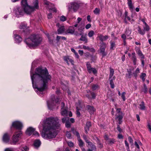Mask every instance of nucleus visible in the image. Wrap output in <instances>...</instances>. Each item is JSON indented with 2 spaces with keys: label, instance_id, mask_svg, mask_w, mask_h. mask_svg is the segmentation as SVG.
<instances>
[{
  "label": "nucleus",
  "instance_id": "f257e3e1",
  "mask_svg": "<svg viewBox=\"0 0 151 151\" xmlns=\"http://www.w3.org/2000/svg\"><path fill=\"white\" fill-rule=\"evenodd\" d=\"M33 87L39 95L42 94L43 91L47 89V83L51 78L47 69L39 68L36 69L35 73L30 71Z\"/></svg>",
  "mask_w": 151,
  "mask_h": 151
},
{
  "label": "nucleus",
  "instance_id": "f03ea898",
  "mask_svg": "<svg viewBox=\"0 0 151 151\" xmlns=\"http://www.w3.org/2000/svg\"><path fill=\"white\" fill-rule=\"evenodd\" d=\"M60 126L57 117H51L46 119L43 125L42 137L46 139L55 137L57 134L56 129H58Z\"/></svg>",
  "mask_w": 151,
  "mask_h": 151
},
{
  "label": "nucleus",
  "instance_id": "7ed1b4c3",
  "mask_svg": "<svg viewBox=\"0 0 151 151\" xmlns=\"http://www.w3.org/2000/svg\"><path fill=\"white\" fill-rule=\"evenodd\" d=\"M42 41V38L39 35H34L26 39L25 42L28 46L32 48L39 45Z\"/></svg>",
  "mask_w": 151,
  "mask_h": 151
},
{
  "label": "nucleus",
  "instance_id": "20e7f679",
  "mask_svg": "<svg viewBox=\"0 0 151 151\" xmlns=\"http://www.w3.org/2000/svg\"><path fill=\"white\" fill-rule=\"evenodd\" d=\"M59 99L58 97L55 98L54 95L51 96V99L47 101L48 108L50 110H52L54 106L58 103Z\"/></svg>",
  "mask_w": 151,
  "mask_h": 151
},
{
  "label": "nucleus",
  "instance_id": "39448f33",
  "mask_svg": "<svg viewBox=\"0 0 151 151\" xmlns=\"http://www.w3.org/2000/svg\"><path fill=\"white\" fill-rule=\"evenodd\" d=\"M22 132L21 131H19L18 132H16L14 135L12 137V141L11 143V144H15L18 141L19 139V138L22 134Z\"/></svg>",
  "mask_w": 151,
  "mask_h": 151
},
{
  "label": "nucleus",
  "instance_id": "423d86ee",
  "mask_svg": "<svg viewBox=\"0 0 151 151\" xmlns=\"http://www.w3.org/2000/svg\"><path fill=\"white\" fill-rule=\"evenodd\" d=\"M120 108L117 109L116 110V119H118L119 121V124H121L122 122V119L123 117L122 113L120 111Z\"/></svg>",
  "mask_w": 151,
  "mask_h": 151
},
{
  "label": "nucleus",
  "instance_id": "0eeeda50",
  "mask_svg": "<svg viewBox=\"0 0 151 151\" xmlns=\"http://www.w3.org/2000/svg\"><path fill=\"white\" fill-rule=\"evenodd\" d=\"M24 9L23 7H19L15 9L14 12L16 16L19 17L24 14Z\"/></svg>",
  "mask_w": 151,
  "mask_h": 151
},
{
  "label": "nucleus",
  "instance_id": "6e6552de",
  "mask_svg": "<svg viewBox=\"0 0 151 151\" xmlns=\"http://www.w3.org/2000/svg\"><path fill=\"white\" fill-rule=\"evenodd\" d=\"M78 5L77 3H72L69 6L68 10L70 11L73 10L75 12L77 10L78 8Z\"/></svg>",
  "mask_w": 151,
  "mask_h": 151
},
{
  "label": "nucleus",
  "instance_id": "1a4fd4ad",
  "mask_svg": "<svg viewBox=\"0 0 151 151\" xmlns=\"http://www.w3.org/2000/svg\"><path fill=\"white\" fill-rule=\"evenodd\" d=\"M23 7L24 13L27 14H30L35 11V10L31 6L28 5Z\"/></svg>",
  "mask_w": 151,
  "mask_h": 151
},
{
  "label": "nucleus",
  "instance_id": "9d476101",
  "mask_svg": "<svg viewBox=\"0 0 151 151\" xmlns=\"http://www.w3.org/2000/svg\"><path fill=\"white\" fill-rule=\"evenodd\" d=\"M12 126L19 130H20L23 126L22 123L18 121H15L13 122Z\"/></svg>",
  "mask_w": 151,
  "mask_h": 151
},
{
  "label": "nucleus",
  "instance_id": "9b49d317",
  "mask_svg": "<svg viewBox=\"0 0 151 151\" xmlns=\"http://www.w3.org/2000/svg\"><path fill=\"white\" fill-rule=\"evenodd\" d=\"M81 18L80 17H78L77 19V23L74 25V26L75 27H78V30L79 31H81L84 29V27H80V26L78 24L80 23V22L81 21Z\"/></svg>",
  "mask_w": 151,
  "mask_h": 151
},
{
  "label": "nucleus",
  "instance_id": "f8f14e48",
  "mask_svg": "<svg viewBox=\"0 0 151 151\" xmlns=\"http://www.w3.org/2000/svg\"><path fill=\"white\" fill-rule=\"evenodd\" d=\"M56 26L59 28L58 29V34H59L63 33L65 31L64 27V26H62L60 27V24L59 23L57 24Z\"/></svg>",
  "mask_w": 151,
  "mask_h": 151
},
{
  "label": "nucleus",
  "instance_id": "ddd939ff",
  "mask_svg": "<svg viewBox=\"0 0 151 151\" xmlns=\"http://www.w3.org/2000/svg\"><path fill=\"white\" fill-rule=\"evenodd\" d=\"M86 108L91 114H93L96 111L95 109L92 106L88 105L86 106Z\"/></svg>",
  "mask_w": 151,
  "mask_h": 151
},
{
  "label": "nucleus",
  "instance_id": "4468645a",
  "mask_svg": "<svg viewBox=\"0 0 151 151\" xmlns=\"http://www.w3.org/2000/svg\"><path fill=\"white\" fill-rule=\"evenodd\" d=\"M35 130V128L31 127H29L26 131V134L29 136H30L31 134L33 133Z\"/></svg>",
  "mask_w": 151,
  "mask_h": 151
},
{
  "label": "nucleus",
  "instance_id": "2eb2a0df",
  "mask_svg": "<svg viewBox=\"0 0 151 151\" xmlns=\"http://www.w3.org/2000/svg\"><path fill=\"white\" fill-rule=\"evenodd\" d=\"M97 37L99 38L101 41L103 42L107 40L109 38V37L107 35L104 36L101 34H98Z\"/></svg>",
  "mask_w": 151,
  "mask_h": 151
},
{
  "label": "nucleus",
  "instance_id": "dca6fc26",
  "mask_svg": "<svg viewBox=\"0 0 151 151\" xmlns=\"http://www.w3.org/2000/svg\"><path fill=\"white\" fill-rule=\"evenodd\" d=\"M73 26H74L69 27L65 31V34H73L75 32V29L73 27Z\"/></svg>",
  "mask_w": 151,
  "mask_h": 151
},
{
  "label": "nucleus",
  "instance_id": "f3484780",
  "mask_svg": "<svg viewBox=\"0 0 151 151\" xmlns=\"http://www.w3.org/2000/svg\"><path fill=\"white\" fill-rule=\"evenodd\" d=\"M9 135L7 133L5 134L3 137V141L4 142L7 143L9 142Z\"/></svg>",
  "mask_w": 151,
  "mask_h": 151
},
{
  "label": "nucleus",
  "instance_id": "a211bd4d",
  "mask_svg": "<svg viewBox=\"0 0 151 151\" xmlns=\"http://www.w3.org/2000/svg\"><path fill=\"white\" fill-rule=\"evenodd\" d=\"M114 73V69H113L110 68L109 80L115 79V77L114 76H113Z\"/></svg>",
  "mask_w": 151,
  "mask_h": 151
},
{
  "label": "nucleus",
  "instance_id": "6ab92c4d",
  "mask_svg": "<svg viewBox=\"0 0 151 151\" xmlns=\"http://www.w3.org/2000/svg\"><path fill=\"white\" fill-rule=\"evenodd\" d=\"M127 4L131 11H132L134 9V7L132 4V2L131 0H127Z\"/></svg>",
  "mask_w": 151,
  "mask_h": 151
},
{
  "label": "nucleus",
  "instance_id": "aec40b11",
  "mask_svg": "<svg viewBox=\"0 0 151 151\" xmlns=\"http://www.w3.org/2000/svg\"><path fill=\"white\" fill-rule=\"evenodd\" d=\"M15 40L17 43H19L22 41V38L20 36L17 35H14Z\"/></svg>",
  "mask_w": 151,
  "mask_h": 151
},
{
  "label": "nucleus",
  "instance_id": "412c9836",
  "mask_svg": "<svg viewBox=\"0 0 151 151\" xmlns=\"http://www.w3.org/2000/svg\"><path fill=\"white\" fill-rule=\"evenodd\" d=\"M61 115L63 116H67V108L61 109Z\"/></svg>",
  "mask_w": 151,
  "mask_h": 151
},
{
  "label": "nucleus",
  "instance_id": "4be33fe9",
  "mask_svg": "<svg viewBox=\"0 0 151 151\" xmlns=\"http://www.w3.org/2000/svg\"><path fill=\"white\" fill-rule=\"evenodd\" d=\"M91 125V124L90 122H88L86 123V126L85 127V132L86 133H87L88 132L89 130V128Z\"/></svg>",
  "mask_w": 151,
  "mask_h": 151
},
{
  "label": "nucleus",
  "instance_id": "5701e85b",
  "mask_svg": "<svg viewBox=\"0 0 151 151\" xmlns=\"http://www.w3.org/2000/svg\"><path fill=\"white\" fill-rule=\"evenodd\" d=\"M131 59L133 61L134 65H135L136 63L137 58L135 56V53L134 52H133L132 53Z\"/></svg>",
  "mask_w": 151,
  "mask_h": 151
},
{
  "label": "nucleus",
  "instance_id": "b1692460",
  "mask_svg": "<svg viewBox=\"0 0 151 151\" xmlns=\"http://www.w3.org/2000/svg\"><path fill=\"white\" fill-rule=\"evenodd\" d=\"M40 141L39 139L35 140L34 142V145L36 147H38L40 145Z\"/></svg>",
  "mask_w": 151,
  "mask_h": 151
},
{
  "label": "nucleus",
  "instance_id": "393cba45",
  "mask_svg": "<svg viewBox=\"0 0 151 151\" xmlns=\"http://www.w3.org/2000/svg\"><path fill=\"white\" fill-rule=\"evenodd\" d=\"M71 129V131L73 132V133L74 134L76 135L78 138V139H81L80 134L77 131L74 130L73 128H72Z\"/></svg>",
  "mask_w": 151,
  "mask_h": 151
},
{
  "label": "nucleus",
  "instance_id": "a878e982",
  "mask_svg": "<svg viewBox=\"0 0 151 151\" xmlns=\"http://www.w3.org/2000/svg\"><path fill=\"white\" fill-rule=\"evenodd\" d=\"M83 48L85 50H88L91 51L93 52H95L94 49L93 48H90L88 46H86L85 45L83 46Z\"/></svg>",
  "mask_w": 151,
  "mask_h": 151
},
{
  "label": "nucleus",
  "instance_id": "bb28decb",
  "mask_svg": "<svg viewBox=\"0 0 151 151\" xmlns=\"http://www.w3.org/2000/svg\"><path fill=\"white\" fill-rule=\"evenodd\" d=\"M64 60L65 61H66L68 64H69V62H70L72 64H73V61L72 59L68 58L65 57L64 58Z\"/></svg>",
  "mask_w": 151,
  "mask_h": 151
},
{
  "label": "nucleus",
  "instance_id": "cd10ccee",
  "mask_svg": "<svg viewBox=\"0 0 151 151\" xmlns=\"http://www.w3.org/2000/svg\"><path fill=\"white\" fill-rule=\"evenodd\" d=\"M106 48L100 47V52L102 54L103 56H105L106 55L107 53L105 52V50Z\"/></svg>",
  "mask_w": 151,
  "mask_h": 151
},
{
  "label": "nucleus",
  "instance_id": "c85d7f7f",
  "mask_svg": "<svg viewBox=\"0 0 151 151\" xmlns=\"http://www.w3.org/2000/svg\"><path fill=\"white\" fill-rule=\"evenodd\" d=\"M88 145L89 146V147L91 149H93V150H96V147L95 145H93L91 142H89L88 143Z\"/></svg>",
  "mask_w": 151,
  "mask_h": 151
},
{
  "label": "nucleus",
  "instance_id": "c756f323",
  "mask_svg": "<svg viewBox=\"0 0 151 151\" xmlns=\"http://www.w3.org/2000/svg\"><path fill=\"white\" fill-rule=\"evenodd\" d=\"M121 37L123 40L124 45H126L127 44L126 42V41L127 37L126 34H123L121 36Z\"/></svg>",
  "mask_w": 151,
  "mask_h": 151
},
{
  "label": "nucleus",
  "instance_id": "7c9ffc66",
  "mask_svg": "<svg viewBox=\"0 0 151 151\" xmlns=\"http://www.w3.org/2000/svg\"><path fill=\"white\" fill-rule=\"evenodd\" d=\"M78 145L81 148L83 147L84 145V142L81 139H78Z\"/></svg>",
  "mask_w": 151,
  "mask_h": 151
},
{
  "label": "nucleus",
  "instance_id": "2f4dec72",
  "mask_svg": "<svg viewBox=\"0 0 151 151\" xmlns=\"http://www.w3.org/2000/svg\"><path fill=\"white\" fill-rule=\"evenodd\" d=\"M80 40L84 41L86 43L88 42V40L86 38V37L85 36H84L83 35H82L81 37V38H80Z\"/></svg>",
  "mask_w": 151,
  "mask_h": 151
},
{
  "label": "nucleus",
  "instance_id": "473e14b6",
  "mask_svg": "<svg viewBox=\"0 0 151 151\" xmlns=\"http://www.w3.org/2000/svg\"><path fill=\"white\" fill-rule=\"evenodd\" d=\"M139 108L141 110H144L145 109V106L144 102L143 101H142L141 104H139Z\"/></svg>",
  "mask_w": 151,
  "mask_h": 151
},
{
  "label": "nucleus",
  "instance_id": "72a5a7b5",
  "mask_svg": "<svg viewBox=\"0 0 151 151\" xmlns=\"http://www.w3.org/2000/svg\"><path fill=\"white\" fill-rule=\"evenodd\" d=\"M27 0H22L21 2V4L23 6V7H25V6H28L27 4Z\"/></svg>",
  "mask_w": 151,
  "mask_h": 151
},
{
  "label": "nucleus",
  "instance_id": "f704fd0d",
  "mask_svg": "<svg viewBox=\"0 0 151 151\" xmlns=\"http://www.w3.org/2000/svg\"><path fill=\"white\" fill-rule=\"evenodd\" d=\"M135 49L136 52L139 56L142 54L141 51L140 50V49L139 47H136Z\"/></svg>",
  "mask_w": 151,
  "mask_h": 151
},
{
  "label": "nucleus",
  "instance_id": "c9c22d12",
  "mask_svg": "<svg viewBox=\"0 0 151 151\" xmlns=\"http://www.w3.org/2000/svg\"><path fill=\"white\" fill-rule=\"evenodd\" d=\"M135 49L136 52L139 56L142 54L141 51L140 50V49L139 47H136Z\"/></svg>",
  "mask_w": 151,
  "mask_h": 151
},
{
  "label": "nucleus",
  "instance_id": "e433bc0d",
  "mask_svg": "<svg viewBox=\"0 0 151 151\" xmlns=\"http://www.w3.org/2000/svg\"><path fill=\"white\" fill-rule=\"evenodd\" d=\"M138 31L139 33L141 35H143L145 34V31L144 30H142L139 27H138Z\"/></svg>",
  "mask_w": 151,
  "mask_h": 151
},
{
  "label": "nucleus",
  "instance_id": "4c0bfd02",
  "mask_svg": "<svg viewBox=\"0 0 151 151\" xmlns=\"http://www.w3.org/2000/svg\"><path fill=\"white\" fill-rule=\"evenodd\" d=\"M44 2L45 4L48 6V7H50L51 6H53V4H52L51 3H50L49 1L46 0H44Z\"/></svg>",
  "mask_w": 151,
  "mask_h": 151
},
{
  "label": "nucleus",
  "instance_id": "58836bf2",
  "mask_svg": "<svg viewBox=\"0 0 151 151\" xmlns=\"http://www.w3.org/2000/svg\"><path fill=\"white\" fill-rule=\"evenodd\" d=\"M88 71L89 73H91L92 72L94 74H96L97 73L96 70L95 68H93L90 69V70H88Z\"/></svg>",
  "mask_w": 151,
  "mask_h": 151
},
{
  "label": "nucleus",
  "instance_id": "ea45409f",
  "mask_svg": "<svg viewBox=\"0 0 151 151\" xmlns=\"http://www.w3.org/2000/svg\"><path fill=\"white\" fill-rule=\"evenodd\" d=\"M131 33V30L129 29V28H127L126 31L125 33L127 35V36H129Z\"/></svg>",
  "mask_w": 151,
  "mask_h": 151
},
{
  "label": "nucleus",
  "instance_id": "a19ab883",
  "mask_svg": "<svg viewBox=\"0 0 151 151\" xmlns=\"http://www.w3.org/2000/svg\"><path fill=\"white\" fill-rule=\"evenodd\" d=\"M115 142V139H109L107 141L109 144H110L114 143Z\"/></svg>",
  "mask_w": 151,
  "mask_h": 151
},
{
  "label": "nucleus",
  "instance_id": "79ce46f5",
  "mask_svg": "<svg viewBox=\"0 0 151 151\" xmlns=\"http://www.w3.org/2000/svg\"><path fill=\"white\" fill-rule=\"evenodd\" d=\"M22 151H29V148L27 146L23 145L22 147Z\"/></svg>",
  "mask_w": 151,
  "mask_h": 151
},
{
  "label": "nucleus",
  "instance_id": "37998d69",
  "mask_svg": "<svg viewBox=\"0 0 151 151\" xmlns=\"http://www.w3.org/2000/svg\"><path fill=\"white\" fill-rule=\"evenodd\" d=\"M115 79L109 80L110 81V84L111 86V88H113L114 87V83L113 82V81Z\"/></svg>",
  "mask_w": 151,
  "mask_h": 151
},
{
  "label": "nucleus",
  "instance_id": "c03bdc74",
  "mask_svg": "<svg viewBox=\"0 0 151 151\" xmlns=\"http://www.w3.org/2000/svg\"><path fill=\"white\" fill-rule=\"evenodd\" d=\"M146 76V74L144 73H142L141 75L140 76V78L142 79V80L143 82H144L145 80V77Z\"/></svg>",
  "mask_w": 151,
  "mask_h": 151
},
{
  "label": "nucleus",
  "instance_id": "a18cd8bd",
  "mask_svg": "<svg viewBox=\"0 0 151 151\" xmlns=\"http://www.w3.org/2000/svg\"><path fill=\"white\" fill-rule=\"evenodd\" d=\"M127 12H125V22L126 23H127V22L126 21V20H128L129 21H130V18L127 16Z\"/></svg>",
  "mask_w": 151,
  "mask_h": 151
},
{
  "label": "nucleus",
  "instance_id": "49530a36",
  "mask_svg": "<svg viewBox=\"0 0 151 151\" xmlns=\"http://www.w3.org/2000/svg\"><path fill=\"white\" fill-rule=\"evenodd\" d=\"M139 68H137L136 69L135 72L134 73V76L135 77H136L137 76L139 73Z\"/></svg>",
  "mask_w": 151,
  "mask_h": 151
},
{
  "label": "nucleus",
  "instance_id": "de8ad7c7",
  "mask_svg": "<svg viewBox=\"0 0 151 151\" xmlns=\"http://www.w3.org/2000/svg\"><path fill=\"white\" fill-rule=\"evenodd\" d=\"M54 5L53 6H51L50 7H48V9L50 11L52 10L54 12H56V9L55 8H54Z\"/></svg>",
  "mask_w": 151,
  "mask_h": 151
},
{
  "label": "nucleus",
  "instance_id": "09e8293b",
  "mask_svg": "<svg viewBox=\"0 0 151 151\" xmlns=\"http://www.w3.org/2000/svg\"><path fill=\"white\" fill-rule=\"evenodd\" d=\"M86 67L88 71L90 70V69L92 68L91 67V64L89 62H87L86 63Z\"/></svg>",
  "mask_w": 151,
  "mask_h": 151
},
{
  "label": "nucleus",
  "instance_id": "8fccbe9b",
  "mask_svg": "<svg viewBox=\"0 0 151 151\" xmlns=\"http://www.w3.org/2000/svg\"><path fill=\"white\" fill-rule=\"evenodd\" d=\"M143 29L145 31H148L150 30V28L149 26L147 24V25H145V26L143 27Z\"/></svg>",
  "mask_w": 151,
  "mask_h": 151
},
{
  "label": "nucleus",
  "instance_id": "3c124183",
  "mask_svg": "<svg viewBox=\"0 0 151 151\" xmlns=\"http://www.w3.org/2000/svg\"><path fill=\"white\" fill-rule=\"evenodd\" d=\"M94 32L93 31H90L88 34V36L89 37H91L92 36H93L94 35Z\"/></svg>",
  "mask_w": 151,
  "mask_h": 151
},
{
  "label": "nucleus",
  "instance_id": "603ef678",
  "mask_svg": "<svg viewBox=\"0 0 151 151\" xmlns=\"http://www.w3.org/2000/svg\"><path fill=\"white\" fill-rule=\"evenodd\" d=\"M66 18L65 16H61L60 17V20L61 21L64 22L66 20Z\"/></svg>",
  "mask_w": 151,
  "mask_h": 151
},
{
  "label": "nucleus",
  "instance_id": "864d4df0",
  "mask_svg": "<svg viewBox=\"0 0 151 151\" xmlns=\"http://www.w3.org/2000/svg\"><path fill=\"white\" fill-rule=\"evenodd\" d=\"M66 136L68 138L70 139L71 137V134L70 132H66Z\"/></svg>",
  "mask_w": 151,
  "mask_h": 151
},
{
  "label": "nucleus",
  "instance_id": "5fc2aeb1",
  "mask_svg": "<svg viewBox=\"0 0 151 151\" xmlns=\"http://www.w3.org/2000/svg\"><path fill=\"white\" fill-rule=\"evenodd\" d=\"M124 142L125 146L127 147V150L129 151V147L128 142L126 140H125Z\"/></svg>",
  "mask_w": 151,
  "mask_h": 151
},
{
  "label": "nucleus",
  "instance_id": "6e6d98bb",
  "mask_svg": "<svg viewBox=\"0 0 151 151\" xmlns=\"http://www.w3.org/2000/svg\"><path fill=\"white\" fill-rule=\"evenodd\" d=\"M126 94V93L125 92H123L121 94V97L122 98V99L123 101H124L125 100V94Z\"/></svg>",
  "mask_w": 151,
  "mask_h": 151
},
{
  "label": "nucleus",
  "instance_id": "4d7b16f0",
  "mask_svg": "<svg viewBox=\"0 0 151 151\" xmlns=\"http://www.w3.org/2000/svg\"><path fill=\"white\" fill-rule=\"evenodd\" d=\"M76 114H77V116L78 117H79L81 115V114L80 113V112L79 111V109L78 108V106L76 107Z\"/></svg>",
  "mask_w": 151,
  "mask_h": 151
},
{
  "label": "nucleus",
  "instance_id": "13d9d810",
  "mask_svg": "<svg viewBox=\"0 0 151 151\" xmlns=\"http://www.w3.org/2000/svg\"><path fill=\"white\" fill-rule=\"evenodd\" d=\"M98 86L96 85H93L92 86V88L93 90H94L98 88Z\"/></svg>",
  "mask_w": 151,
  "mask_h": 151
},
{
  "label": "nucleus",
  "instance_id": "bf43d9fd",
  "mask_svg": "<svg viewBox=\"0 0 151 151\" xmlns=\"http://www.w3.org/2000/svg\"><path fill=\"white\" fill-rule=\"evenodd\" d=\"M100 10L99 9L96 8L94 11V12L95 14H98L99 13Z\"/></svg>",
  "mask_w": 151,
  "mask_h": 151
},
{
  "label": "nucleus",
  "instance_id": "052dcab7",
  "mask_svg": "<svg viewBox=\"0 0 151 151\" xmlns=\"http://www.w3.org/2000/svg\"><path fill=\"white\" fill-rule=\"evenodd\" d=\"M61 85L62 88L63 89V90L65 89L67 87L66 85L63 83H61Z\"/></svg>",
  "mask_w": 151,
  "mask_h": 151
},
{
  "label": "nucleus",
  "instance_id": "680f3d73",
  "mask_svg": "<svg viewBox=\"0 0 151 151\" xmlns=\"http://www.w3.org/2000/svg\"><path fill=\"white\" fill-rule=\"evenodd\" d=\"M83 138L85 140L86 142L87 143H88L90 142L87 139L86 136L85 135H83Z\"/></svg>",
  "mask_w": 151,
  "mask_h": 151
},
{
  "label": "nucleus",
  "instance_id": "e2e57ef3",
  "mask_svg": "<svg viewBox=\"0 0 151 151\" xmlns=\"http://www.w3.org/2000/svg\"><path fill=\"white\" fill-rule=\"evenodd\" d=\"M68 120V118L64 117L62 119V122L63 123H65Z\"/></svg>",
  "mask_w": 151,
  "mask_h": 151
},
{
  "label": "nucleus",
  "instance_id": "0e129e2a",
  "mask_svg": "<svg viewBox=\"0 0 151 151\" xmlns=\"http://www.w3.org/2000/svg\"><path fill=\"white\" fill-rule=\"evenodd\" d=\"M143 91L145 93H146L147 91V88L145 84H144V88Z\"/></svg>",
  "mask_w": 151,
  "mask_h": 151
},
{
  "label": "nucleus",
  "instance_id": "69168bd1",
  "mask_svg": "<svg viewBox=\"0 0 151 151\" xmlns=\"http://www.w3.org/2000/svg\"><path fill=\"white\" fill-rule=\"evenodd\" d=\"M106 44L105 43L102 42L101 44V45L100 47L106 48Z\"/></svg>",
  "mask_w": 151,
  "mask_h": 151
},
{
  "label": "nucleus",
  "instance_id": "338daca9",
  "mask_svg": "<svg viewBox=\"0 0 151 151\" xmlns=\"http://www.w3.org/2000/svg\"><path fill=\"white\" fill-rule=\"evenodd\" d=\"M115 44L114 42H112L111 43L110 48L111 49H113V48L115 47Z\"/></svg>",
  "mask_w": 151,
  "mask_h": 151
},
{
  "label": "nucleus",
  "instance_id": "774afa93",
  "mask_svg": "<svg viewBox=\"0 0 151 151\" xmlns=\"http://www.w3.org/2000/svg\"><path fill=\"white\" fill-rule=\"evenodd\" d=\"M68 146L70 147H72L73 146V143L71 142H68Z\"/></svg>",
  "mask_w": 151,
  "mask_h": 151
}]
</instances>
